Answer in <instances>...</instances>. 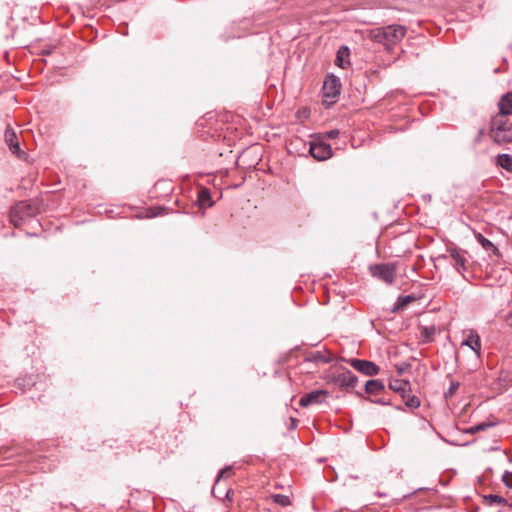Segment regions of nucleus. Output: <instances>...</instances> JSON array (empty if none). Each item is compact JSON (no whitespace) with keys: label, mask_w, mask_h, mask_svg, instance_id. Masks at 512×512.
<instances>
[{"label":"nucleus","mask_w":512,"mask_h":512,"mask_svg":"<svg viewBox=\"0 0 512 512\" xmlns=\"http://www.w3.org/2000/svg\"><path fill=\"white\" fill-rule=\"evenodd\" d=\"M210 192L208 189H202L198 194V201L200 206H212V202L210 201Z\"/></svg>","instance_id":"20"},{"label":"nucleus","mask_w":512,"mask_h":512,"mask_svg":"<svg viewBox=\"0 0 512 512\" xmlns=\"http://www.w3.org/2000/svg\"><path fill=\"white\" fill-rule=\"evenodd\" d=\"M489 426H491L490 424H487V423H480V424H477V428H479V432L480 431H483L485 430L486 428H488Z\"/></svg>","instance_id":"29"},{"label":"nucleus","mask_w":512,"mask_h":512,"mask_svg":"<svg viewBox=\"0 0 512 512\" xmlns=\"http://www.w3.org/2000/svg\"><path fill=\"white\" fill-rule=\"evenodd\" d=\"M373 277L387 283L392 284L396 279V267L394 264H376L370 267Z\"/></svg>","instance_id":"5"},{"label":"nucleus","mask_w":512,"mask_h":512,"mask_svg":"<svg viewBox=\"0 0 512 512\" xmlns=\"http://www.w3.org/2000/svg\"><path fill=\"white\" fill-rule=\"evenodd\" d=\"M4 138L12 154L21 160H25L27 158V154L20 149L16 132L11 127L6 128Z\"/></svg>","instance_id":"7"},{"label":"nucleus","mask_w":512,"mask_h":512,"mask_svg":"<svg viewBox=\"0 0 512 512\" xmlns=\"http://www.w3.org/2000/svg\"><path fill=\"white\" fill-rule=\"evenodd\" d=\"M309 152L315 159L320 161L326 160L332 155V149L330 145L323 142L311 143Z\"/></svg>","instance_id":"10"},{"label":"nucleus","mask_w":512,"mask_h":512,"mask_svg":"<svg viewBox=\"0 0 512 512\" xmlns=\"http://www.w3.org/2000/svg\"><path fill=\"white\" fill-rule=\"evenodd\" d=\"M490 504H504L506 500L498 495H488L485 497Z\"/></svg>","instance_id":"25"},{"label":"nucleus","mask_w":512,"mask_h":512,"mask_svg":"<svg viewBox=\"0 0 512 512\" xmlns=\"http://www.w3.org/2000/svg\"><path fill=\"white\" fill-rule=\"evenodd\" d=\"M406 35V28L402 25H389L371 31V38L386 48L398 44Z\"/></svg>","instance_id":"1"},{"label":"nucleus","mask_w":512,"mask_h":512,"mask_svg":"<svg viewBox=\"0 0 512 512\" xmlns=\"http://www.w3.org/2000/svg\"><path fill=\"white\" fill-rule=\"evenodd\" d=\"M498 108L499 114L502 116H509L512 114V93H506L501 97L498 103Z\"/></svg>","instance_id":"13"},{"label":"nucleus","mask_w":512,"mask_h":512,"mask_svg":"<svg viewBox=\"0 0 512 512\" xmlns=\"http://www.w3.org/2000/svg\"><path fill=\"white\" fill-rule=\"evenodd\" d=\"M491 138L497 144H506L512 142V126H507L502 130L490 133Z\"/></svg>","instance_id":"12"},{"label":"nucleus","mask_w":512,"mask_h":512,"mask_svg":"<svg viewBox=\"0 0 512 512\" xmlns=\"http://www.w3.org/2000/svg\"><path fill=\"white\" fill-rule=\"evenodd\" d=\"M329 396L330 393L327 390H314L304 394L299 401V405L303 408H307L312 405H319L322 404Z\"/></svg>","instance_id":"6"},{"label":"nucleus","mask_w":512,"mask_h":512,"mask_svg":"<svg viewBox=\"0 0 512 512\" xmlns=\"http://www.w3.org/2000/svg\"><path fill=\"white\" fill-rule=\"evenodd\" d=\"M475 239L482 246V248L486 251H491L493 255L500 256L499 249L487 238H485L481 233H474Z\"/></svg>","instance_id":"14"},{"label":"nucleus","mask_w":512,"mask_h":512,"mask_svg":"<svg viewBox=\"0 0 512 512\" xmlns=\"http://www.w3.org/2000/svg\"><path fill=\"white\" fill-rule=\"evenodd\" d=\"M414 300L413 296L407 295L403 297H399L397 306L395 309H404L411 301Z\"/></svg>","instance_id":"23"},{"label":"nucleus","mask_w":512,"mask_h":512,"mask_svg":"<svg viewBox=\"0 0 512 512\" xmlns=\"http://www.w3.org/2000/svg\"><path fill=\"white\" fill-rule=\"evenodd\" d=\"M338 134H339L338 130H331L330 132L327 133L328 137L331 139L336 138L338 136Z\"/></svg>","instance_id":"28"},{"label":"nucleus","mask_w":512,"mask_h":512,"mask_svg":"<svg viewBox=\"0 0 512 512\" xmlns=\"http://www.w3.org/2000/svg\"><path fill=\"white\" fill-rule=\"evenodd\" d=\"M496 165L507 172L512 173V156L509 154H499L495 160Z\"/></svg>","instance_id":"17"},{"label":"nucleus","mask_w":512,"mask_h":512,"mask_svg":"<svg viewBox=\"0 0 512 512\" xmlns=\"http://www.w3.org/2000/svg\"><path fill=\"white\" fill-rule=\"evenodd\" d=\"M458 388H459V383L458 382H452L445 395L447 397H450V396L454 395L455 392L458 390Z\"/></svg>","instance_id":"26"},{"label":"nucleus","mask_w":512,"mask_h":512,"mask_svg":"<svg viewBox=\"0 0 512 512\" xmlns=\"http://www.w3.org/2000/svg\"><path fill=\"white\" fill-rule=\"evenodd\" d=\"M324 379L328 384H333L341 389L354 388L357 383V377L347 369L327 372Z\"/></svg>","instance_id":"2"},{"label":"nucleus","mask_w":512,"mask_h":512,"mask_svg":"<svg viewBox=\"0 0 512 512\" xmlns=\"http://www.w3.org/2000/svg\"><path fill=\"white\" fill-rule=\"evenodd\" d=\"M389 388L398 393L405 402L406 407L416 409L420 406V400L415 395H410L411 387L409 381L403 379H392Z\"/></svg>","instance_id":"3"},{"label":"nucleus","mask_w":512,"mask_h":512,"mask_svg":"<svg viewBox=\"0 0 512 512\" xmlns=\"http://www.w3.org/2000/svg\"><path fill=\"white\" fill-rule=\"evenodd\" d=\"M468 432L472 434L477 433L479 432V428H477V425H473L469 428Z\"/></svg>","instance_id":"30"},{"label":"nucleus","mask_w":512,"mask_h":512,"mask_svg":"<svg viewBox=\"0 0 512 512\" xmlns=\"http://www.w3.org/2000/svg\"><path fill=\"white\" fill-rule=\"evenodd\" d=\"M464 339L461 343L462 346L469 347L477 357L480 356L481 353V339L479 334L475 330H465L463 331Z\"/></svg>","instance_id":"8"},{"label":"nucleus","mask_w":512,"mask_h":512,"mask_svg":"<svg viewBox=\"0 0 512 512\" xmlns=\"http://www.w3.org/2000/svg\"><path fill=\"white\" fill-rule=\"evenodd\" d=\"M233 473L231 467H225L219 472L218 478L216 480V485H220L222 479L229 478Z\"/></svg>","instance_id":"24"},{"label":"nucleus","mask_w":512,"mask_h":512,"mask_svg":"<svg viewBox=\"0 0 512 512\" xmlns=\"http://www.w3.org/2000/svg\"><path fill=\"white\" fill-rule=\"evenodd\" d=\"M349 363L355 370L367 376H374L379 372V367L368 360L351 359Z\"/></svg>","instance_id":"9"},{"label":"nucleus","mask_w":512,"mask_h":512,"mask_svg":"<svg viewBox=\"0 0 512 512\" xmlns=\"http://www.w3.org/2000/svg\"><path fill=\"white\" fill-rule=\"evenodd\" d=\"M365 390L369 394H378L384 390V385L380 380H368L365 384Z\"/></svg>","instance_id":"18"},{"label":"nucleus","mask_w":512,"mask_h":512,"mask_svg":"<svg viewBox=\"0 0 512 512\" xmlns=\"http://www.w3.org/2000/svg\"><path fill=\"white\" fill-rule=\"evenodd\" d=\"M422 333L425 334L426 337H429L428 328H424Z\"/></svg>","instance_id":"32"},{"label":"nucleus","mask_w":512,"mask_h":512,"mask_svg":"<svg viewBox=\"0 0 512 512\" xmlns=\"http://www.w3.org/2000/svg\"><path fill=\"white\" fill-rule=\"evenodd\" d=\"M450 256L453 259L454 267L458 272L466 270V258L457 249L449 250Z\"/></svg>","instance_id":"15"},{"label":"nucleus","mask_w":512,"mask_h":512,"mask_svg":"<svg viewBox=\"0 0 512 512\" xmlns=\"http://www.w3.org/2000/svg\"><path fill=\"white\" fill-rule=\"evenodd\" d=\"M505 117L506 116L498 114L492 119L490 133L502 130L507 126H512V123H510Z\"/></svg>","instance_id":"16"},{"label":"nucleus","mask_w":512,"mask_h":512,"mask_svg":"<svg viewBox=\"0 0 512 512\" xmlns=\"http://www.w3.org/2000/svg\"><path fill=\"white\" fill-rule=\"evenodd\" d=\"M271 499L273 500L274 503L282 506V507H287V506H290L291 505V500H290V497L287 496V495H283V494H273L271 496Z\"/></svg>","instance_id":"21"},{"label":"nucleus","mask_w":512,"mask_h":512,"mask_svg":"<svg viewBox=\"0 0 512 512\" xmlns=\"http://www.w3.org/2000/svg\"><path fill=\"white\" fill-rule=\"evenodd\" d=\"M503 482L506 484V486L512 488V472L504 473Z\"/></svg>","instance_id":"27"},{"label":"nucleus","mask_w":512,"mask_h":512,"mask_svg":"<svg viewBox=\"0 0 512 512\" xmlns=\"http://www.w3.org/2000/svg\"><path fill=\"white\" fill-rule=\"evenodd\" d=\"M506 322L509 326L512 327V311L507 315Z\"/></svg>","instance_id":"31"},{"label":"nucleus","mask_w":512,"mask_h":512,"mask_svg":"<svg viewBox=\"0 0 512 512\" xmlns=\"http://www.w3.org/2000/svg\"><path fill=\"white\" fill-rule=\"evenodd\" d=\"M349 49L346 46L341 47L337 52L336 65L344 68L348 64Z\"/></svg>","instance_id":"19"},{"label":"nucleus","mask_w":512,"mask_h":512,"mask_svg":"<svg viewBox=\"0 0 512 512\" xmlns=\"http://www.w3.org/2000/svg\"><path fill=\"white\" fill-rule=\"evenodd\" d=\"M33 214L34 209L32 206L26 201H21L12 207L10 211V221L15 227H19L27 217Z\"/></svg>","instance_id":"4"},{"label":"nucleus","mask_w":512,"mask_h":512,"mask_svg":"<svg viewBox=\"0 0 512 512\" xmlns=\"http://www.w3.org/2000/svg\"><path fill=\"white\" fill-rule=\"evenodd\" d=\"M340 93V83L334 76L328 77L323 85V95L325 98H335Z\"/></svg>","instance_id":"11"},{"label":"nucleus","mask_w":512,"mask_h":512,"mask_svg":"<svg viewBox=\"0 0 512 512\" xmlns=\"http://www.w3.org/2000/svg\"><path fill=\"white\" fill-rule=\"evenodd\" d=\"M219 486L220 485H214L213 489H212V494L214 497H217L219 499H222V494L223 492L220 491L219 489ZM231 495H232V490L231 489H227L225 492H224V499L228 500L229 502L232 501V498H231Z\"/></svg>","instance_id":"22"}]
</instances>
